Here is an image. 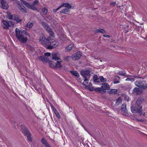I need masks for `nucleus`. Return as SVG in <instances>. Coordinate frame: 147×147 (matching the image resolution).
<instances>
[{
	"label": "nucleus",
	"instance_id": "7c9ffc66",
	"mask_svg": "<svg viewBox=\"0 0 147 147\" xmlns=\"http://www.w3.org/2000/svg\"><path fill=\"white\" fill-rule=\"evenodd\" d=\"M62 5H63V6H64V7H66L67 8H68L69 9L71 8L72 7L71 5L67 3H64Z\"/></svg>",
	"mask_w": 147,
	"mask_h": 147
},
{
	"label": "nucleus",
	"instance_id": "f704fd0d",
	"mask_svg": "<svg viewBox=\"0 0 147 147\" xmlns=\"http://www.w3.org/2000/svg\"><path fill=\"white\" fill-rule=\"evenodd\" d=\"M141 83L142 81H141L140 80L137 81L135 82V84L136 86L140 88V86H141Z\"/></svg>",
	"mask_w": 147,
	"mask_h": 147
},
{
	"label": "nucleus",
	"instance_id": "c03bdc74",
	"mask_svg": "<svg viewBox=\"0 0 147 147\" xmlns=\"http://www.w3.org/2000/svg\"><path fill=\"white\" fill-rule=\"evenodd\" d=\"M84 78V82H83L85 84V83H88V82L89 80L90 77H88V78Z\"/></svg>",
	"mask_w": 147,
	"mask_h": 147
},
{
	"label": "nucleus",
	"instance_id": "6e6d98bb",
	"mask_svg": "<svg viewBox=\"0 0 147 147\" xmlns=\"http://www.w3.org/2000/svg\"><path fill=\"white\" fill-rule=\"evenodd\" d=\"M15 14H14V15H10V16H9V19H11V20H12V19H13V18H14V15Z\"/></svg>",
	"mask_w": 147,
	"mask_h": 147
},
{
	"label": "nucleus",
	"instance_id": "5fc2aeb1",
	"mask_svg": "<svg viewBox=\"0 0 147 147\" xmlns=\"http://www.w3.org/2000/svg\"><path fill=\"white\" fill-rule=\"evenodd\" d=\"M24 34L26 36H28L29 37H30V36L29 35V34L26 31V30L25 31H24Z\"/></svg>",
	"mask_w": 147,
	"mask_h": 147
},
{
	"label": "nucleus",
	"instance_id": "69168bd1",
	"mask_svg": "<svg viewBox=\"0 0 147 147\" xmlns=\"http://www.w3.org/2000/svg\"><path fill=\"white\" fill-rule=\"evenodd\" d=\"M35 89L37 91H39L40 90H41L40 88H38V89H37L36 87H35Z\"/></svg>",
	"mask_w": 147,
	"mask_h": 147
},
{
	"label": "nucleus",
	"instance_id": "4c0bfd02",
	"mask_svg": "<svg viewBox=\"0 0 147 147\" xmlns=\"http://www.w3.org/2000/svg\"><path fill=\"white\" fill-rule=\"evenodd\" d=\"M34 5V4H31L29 8L34 10H37V8L35 7Z\"/></svg>",
	"mask_w": 147,
	"mask_h": 147
},
{
	"label": "nucleus",
	"instance_id": "bb28decb",
	"mask_svg": "<svg viewBox=\"0 0 147 147\" xmlns=\"http://www.w3.org/2000/svg\"><path fill=\"white\" fill-rule=\"evenodd\" d=\"M19 9L23 13L27 12V11L26 8L23 5L21 6H20V7H19Z\"/></svg>",
	"mask_w": 147,
	"mask_h": 147
},
{
	"label": "nucleus",
	"instance_id": "cd10ccee",
	"mask_svg": "<svg viewBox=\"0 0 147 147\" xmlns=\"http://www.w3.org/2000/svg\"><path fill=\"white\" fill-rule=\"evenodd\" d=\"M117 90L116 89H111L109 91V92L110 94L114 95L117 93Z\"/></svg>",
	"mask_w": 147,
	"mask_h": 147
},
{
	"label": "nucleus",
	"instance_id": "3c124183",
	"mask_svg": "<svg viewBox=\"0 0 147 147\" xmlns=\"http://www.w3.org/2000/svg\"><path fill=\"white\" fill-rule=\"evenodd\" d=\"M82 84L85 87V88L86 89H89V86L88 85H86L85 84H84V82L82 83Z\"/></svg>",
	"mask_w": 147,
	"mask_h": 147
},
{
	"label": "nucleus",
	"instance_id": "2eb2a0df",
	"mask_svg": "<svg viewBox=\"0 0 147 147\" xmlns=\"http://www.w3.org/2000/svg\"><path fill=\"white\" fill-rule=\"evenodd\" d=\"M46 31L49 33L50 35L52 37H54V34L52 29L49 26L46 29Z\"/></svg>",
	"mask_w": 147,
	"mask_h": 147
},
{
	"label": "nucleus",
	"instance_id": "5701e85b",
	"mask_svg": "<svg viewBox=\"0 0 147 147\" xmlns=\"http://www.w3.org/2000/svg\"><path fill=\"white\" fill-rule=\"evenodd\" d=\"M70 73L73 76L78 78L80 76L79 74L76 71H70Z\"/></svg>",
	"mask_w": 147,
	"mask_h": 147
},
{
	"label": "nucleus",
	"instance_id": "c756f323",
	"mask_svg": "<svg viewBox=\"0 0 147 147\" xmlns=\"http://www.w3.org/2000/svg\"><path fill=\"white\" fill-rule=\"evenodd\" d=\"M25 30H20L19 29H18V28H16V29H15V33L16 34V31H17L18 32H18H20V35H24V31H25ZM18 34H19V33H18Z\"/></svg>",
	"mask_w": 147,
	"mask_h": 147
},
{
	"label": "nucleus",
	"instance_id": "37998d69",
	"mask_svg": "<svg viewBox=\"0 0 147 147\" xmlns=\"http://www.w3.org/2000/svg\"><path fill=\"white\" fill-rule=\"evenodd\" d=\"M130 77H133L134 78H142L141 77H139V76H138V75H134L133 76L132 75H128Z\"/></svg>",
	"mask_w": 147,
	"mask_h": 147
},
{
	"label": "nucleus",
	"instance_id": "b1692460",
	"mask_svg": "<svg viewBox=\"0 0 147 147\" xmlns=\"http://www.w3.org/2000/svg\"><path fill=\"white\" fill-rule=\"evenodd\" d=\"M93 82L95 83H99L100 81H99V78H98V76L96 75H94L93 76Z\"/></svg>",
	"mask_w": 147,
	"mask_h": 147
},
{
	"label": "nucleus",
	"instance_id": "052dcab7",
	"mask_svg": "<svg viewBox=\"0 0 147 147\" xmlns=\"http://www.w3.org/2000/svg\"><path fill=\"white\" fill-rule=\"evenodd\" d=\"M116 2H113L110 3V4L111 5H112L113 6H115L116 5Z\"/></svg>",
	"mask_w": 147,
	"mask_h": 147
},
{
	"label": "nucleus",
	"instance_id": "680f3d73",
	"mask_svg": "<svg viewBox=\"0 0 147 147\" xmlns=\"http://www.w3.org/2000/svg\"><path fill=\"white\" fill-rule=\"evenodd\" d=\"M31 4L28 2H27L26 5H25L28 7L29 8Z\"/></svg>",
	"mask_w": 147,
	"mask_h": 147
},
{
	"label": "nucleus",
	"instance_id": "393cba45",
	"mask_svg": "<svg viewBox=\"0 0 147 147\" xmlns=\"http://www.w3.org/2000/svg\"><path fill=\"white\" fill-rule=\"evenodd\" d=\"M74 47V44H71L67 46L65 49L66 52H68L72 49Z\"/></svg>",
	"mask_w": 147,
	"mask_h": 147
},
{
	"label": "nucleus",
	"instance_id": "f3484780",
	"mask_svg": "<svg viewBox=\"0 0 147 147\" xmlns=\"http://www.w3.org/2000/svg\"><path fill=\"white\" fill-rule=\"evenodd\" d=\"M62 62V61L61 59V60H59L57 61V62L55 63V68H59L62 67V66L61 63Z\"/></svg>",
	"mask_w": 147,
	"mask_h": 147
},
{
	"label": "nucleus",
	"instance_id": "ea45409f",
	"mask_svg": "<svg viewBox=\"0 0 147 147\" xmlns=\"http://www.w3.org/2000/svg\"><path fill=\"white\" fill-rule=\"evenodd\" d=\"M126 73L124 71H120L119 72L118 74L119 75L124 76H125Z\"/></svg>",
	"mask_w": 147,
	"mask_h": 147
},
{
	"label": "nucleus",
	"instance_id": "6e6552de",
	"mask_svg": "<svg viewBox=\"0 0 147 147\" xmlns=\"http://www.w3.org/2000/svg\"><path fill=\"white\" fill-rule=\"evenodd\" d=\"M143 90L139 88L138 87L135 88L132 91V93L134 94L140 95L142 93Z\"/></svg>",
	"mask_w": 147,
	"mask_h": 147
},
{
	"label": "nucleus",
	"instance_id": "09e8293b",
	"mask_svg": "<svg viewBox=\"0 0 147 147\" xmlns=\"http://www.w3.org/2000/svg\"><path fill=\"white\" fill-rule=\"evenodd\" d=\"M63 6V5H61L60 6L57 8L55 9H53V11L54 12L56 13L60 8Z\"/></svg>",
	"mask_w": 147,
	"mask_h": 147
},
{
	"label": "nucleus",
	"instance_id": "de8ad7c7",
	"mask_svg": "<svg viewBox=\"0 0 147 147\" xmlns=\"http://www.w3.org/2000/svg\"><path fill=\"white\" fill-rule=\"evenodd\" d=\"M125 80L126 81L129 80L130 81L133 82L134 81V79L133 78H127Z\"/></svg>",
	"mask_w": 147,
	"mask_h": 147
},
{
	"label": "nucleus",
	"instance_id": "8fccbe9b",
	"mask_svg": "<svg viewBox=\"0 0 147 147\" xmlns=\"http://www.w3.org/2000/svg\"><path fill=\"white\" fill-rule=\"evenodd\" d=\"M51 55V53L49 52L46 53H45L44 54L45 56L46 57L50 56Z\"/></svg>",
	"mask_w": 147,
	"mask_h": 147
},
{
	"label": "nucleus",
	"instance_id": "a878e982",
	"mask_svg": "<svg viewBox=\"0 0 147 147\" xmlns=\"http://www.w3.org/2000/svg\"><path fill=\"white\" fill-rule=\"evenodd\" d=\"M34 23V22L33 21H32L31 22L30 21H29L26 24V26L28 28H31L33 27Z\"/></svg>",
	"mask_w": 147,
	"mask_h": 147
},
{
	"label": "nucleus",
	"instance_id": "9b49d317",
	"mask_svg": "<svg viewBox=\"0 0 147 147\" xmlns=\"http://www.w3.org/2000/svg\"><path fill=\"white\" fill-rule=\"evenodd\" d=\"M37 58L40 60H41L43 62L47 63L49 61V59L44 56H40L38 57Z\"/></svg>",
	"mask_w": 147,
	"mask_h": 147
},
{
	"label": "nucleus",
	"instance_id": "58836bf2",
	"mask_svg": "<svg viewBox=\"0 0 147 147\" xmlns=\"http://www.w3.org/2000/svg\"><path fill=\"white\" fill-rule=\"evenodd\" d=\"M42 12L43 13V14L46 15L48 12V10L45 7H44L42 9Z\"/></svg>",
	"mask_w": 147,
	"mask_h": 147
},
{
	"label": "nucleus",
	"instance_id": "423d86ee",
	"mask_svg": "<svg viewBox=\"0 0 147 147\" xmlns=\"http://www.w3.org/2000/svg\"><path fill=\"white\" fill-rule=\"evenodd\" d=\"M39 40L41 41V43L42 45L47 48V47L48 45H49L50 41L49 39L45 38L44 36H43Z\"/></svg>",
	"mask_w": 147,
	"mask_h": 147
},
{
	"label": "nucleus",
	"instance_id": "0eeeda50",
	"mask_svg": "<svg viewBox=\"0 0 147 147\" xmlns=\"http://www.w3.org/2000/svg\"><path fill=\"white\" fill-rule=\"evenodd\" d=\"M80 74L83 78H87L88 77H90L91 76L90 72L89 70H82Z\"/></svg>",
	"mask_w": 147,
	"mask_h": 147
},
{
	"label": "nucleus",
	"instance_id": "aec40b11",
	"mask_svg": "<svg viewBox=\"0 0 147 147\" xmlns=\"http://www.w3.org/2000/svg\"><path fill=\"white\" fill-rule=\"evenodd\" d=\"M95 33L100 32L102 34H105L106 33V31L104 29L99 28L94 31Z\"/></svg>",
	"mask_w": 147,
	"mask_h": 147
},
{
	"label": "nucleus",
	"instance_id": "7ed1b4c3",
	"mask_svg": "<svg viewBox=\"0 0 147 147\" xmlns=\"http://www.w3.org/2000/svg\"><path fill=\"white\" fill-rule=\"evenodd\" d=\"M22 129V133L24 136L27 137L28 140L30 142H32V139L31 137V134L28 129L24 126L23 127Z\"/></svg>",
	"mask_w": 147,
	"mask_h": 147
},
{
	"label": "nucleus",
	"instance_id": "bf43d9fd",
	"mask_svg": "<svg viewBox=\"0 0 147 147\" xmlns=\"http://www.w3.org/2000/svg\"><path fill=\"white\" fill-rule=\"evenodd\" d=\"M20 1H21L22 3L25 5H26L27 2L24 0H20Z\"/></svg>",
	"mask_w": 147,
	"mask_h": 147
},
{
	"label": "nucleus",
	"instance_id": "864d4df0",
	"mask_svg": "<svg viewBox=\"0 0 147 147\" xmlns=\"http://www.w3.org/2000/svg\"><path fill=\"white\" fill-rule=\"evenodd\" d=\"M39 2V1L38 0H36L34 1L33 2L32 4H34V5H35L36 4H37Z\"/></svg>",
	"mask_w": 147,
	"mask_h": 147
},
{
	"label": "nucleus",
	"instance_id": "412c9836",
	"mask_svg": "<svg viewBox=\"0 0 147 147\" xmlns=\"http://www.w3.org/2000/svg\"><path fill=\"white\" fill-rule=\"evenodd\" d=\"M120 78L118 76H116L114 78L113 83L114 84L119 83L120 82Z\"/></svg>",
	"mask_w": 147,
	"mask_h": 147
},
{
	"label": "nucleus",
	"instance_id": "dca6fc26",
	"mask_svg": "<svg viewBox=\"0 0 147 147\" xmlns=\"http://www.w3.org/2000/svg\"><path fill=\"white\" fill-rule=\"evenodd\" d=\"M102 89L101 87H98L94 89V90L96 92L99 93L103 94L106 92V91H104Z\"/></svg>",
	"mask_w": 147,
	"mask_h": 147
},
{
	"label": "nucleus",
	"instance_id": "338daca9",
	"mask_svg": "<svg viewBox=\"0 0 147 147\" xmlns=\"http://www.w3.org/2000/svg\"><path fill=\"white\" fill-rule=\"evenodd\" d=\"M128 18H130L131 19H133V18L131 16H128Z\"/></svg>",
	"mask_w": 147,
	"mask_h": 147
},
{
	"label": "nucleus",
	"instance_id": "a18cd8bd",
	"mask_svg": "<svg viewBox=\"0 0 147 147\" xmlns=\"http://www.w3.org/2000/svg\"><path fill=\"white\" fill-rule=\"evenodd\" d=\"M71 57L69 56H64V58L65 60L67 61H68L69 60V59L71 58Z\"/></svg>",
	"mask_w": 147,
	"mask_h": 147
},
{
	"label": "nucleus",
	"instance_id": "9d476101",
	"mask_svg": "<svg viewBox=\"0 0 147 147\" xmlns=\"http://www.w3.org/2000/svg\"><path fill=\"white\" fill-rule=\"evenodd\" d=\"M82 56V53L80 51H78L76 53L74 56L73 55L71 56L72 58H74L75 59L78 60Z\"/></svg>",
	"mask_w": 147,
	"mask_h": 147
},
{
	"label": "nucleus",
	"instance_id": "a211bd4d",
	"mask_svg": "<svg viewBox=\"0 0 147 147\" xmlns=\"http://www.w3.org/2000/svg\"><path fill=\"white\" fill-rule=\"evenodd\" d=\"M140 88L144 89H146L147 88V84L145 81L143 80L142 81Z\"/></svg>",
	"mask_w": 147,
	"mask_h": 147
},
{
	"label": "nucleus",
	"instance_id": "79ce46f5",
	"mask_svg": "<svg viewBox=\"0 0 147 147\" xmlns=\"http://www.w3.org/2000/svg\"><path fill=\"white\" fill-rule=\"evenodd\" d=\"M122 96L124 97L125 100H127V101H129V97L126 94H123Z\"/></svg>",
	"mask_w": 147,
	"mask_h": 147
},
{
	"label": "nucleus",
	"instance_id": "20e7f679",
	"mask_svg": "<svg viewBox=\"0 0 147 147\" xmlns=\"http://www.w3.org/2000/svg\"><path fill=\"white\" fill-rule=\"evenodd\" d=\"M2 26L4 29L8 30L9 26H11L13 24L11 22L3 20L1 22Z\"/></svg>",
	"mask_w": 147,
	"mask_h": 147
},
{
	"label": "nucleus",
	"instance_id": "0e129e2a",
	"mask_svg": "<svg viewBox=\"0 0 147 147\" xmlns=\"http://www.w3.org/2000/svg\"><path fill=\"white\" fill-rule=\"evenodd\" d=\"M102 36H103L105 37H106L107 38H109L110 37V36L109 35H107L106 34H103Z\"/></svg>",
	"mask_w": 147,
	"mask_h": 147
},
{
	"label": "nucleus",
	"instance_id": "c85d7f7f",
	"mask_svg": "<svg viewBox=\"0 0 147 147\" xmlns=\"http://www.w3.org/2000/svg\"><path fill=\"white\" fill-rule=\"evenodd\" d=\"M52 61H50L49 62V64L50 67L53 68H55V65Z\"/></svg>",
	"mask_w": 147,
	"mask_h": 147
},
{
	"label": "nucleus",
	"instance_id": "39448f33",
	"mask_svg": "<svg viewBox=\"0 0 147 147\" xmlns=\"http://www.w3.org/2000/svg\"><path fill=\"white\" fill-rule=\"evenodd\" d=\"M58 44L55 40H51L48 45L47 49H53L57 46Z\"/></svg>",
	"mask_w": 147,
	"mask_h": 147
},
{
	"label": "nucleus",
	"instance_id": "6ab92c4d",
	"mask_svg": "<svg viewBox=\"0 0 147 147\" xmlns=\"http://www.w3.org/2000/svg\"><path fill=\"white\" fill-rule=\"evenodd\" d=\"M13 20L16 22V23H19L22 21V20L20 19V16L16 15H14Z\"/></svg>",
	"mask_w": 147,
	"mask_h": 147
},
{
	"label": "nucleus",
	"instance_id": "f03ea898",
	"mask_svg": "<svg viewBox=\"0 0 147 147\" xmlns=\"http://www.w3.org/2000/svg\"><path fill=\"white\" fill-rule=\"evenodd\" d=\"M16 32V36L18 40L21 43H25L28 40V38L24 35H20L21 32H18L19 34H18L17 31Z\"/></svg>",
	"mask_w": 147,
	"mask_h": 147
},
{
	"label": "nucleus",
	"instance_id": "4d7b16f0",
	"mask_svg": "<svg viewBox=\"0 0 147 147\" xmlns=\"http://www.w3.org/2000/svg\"><path fill=\"white\" fill-rule=\"evenodd\" d=\"M47 18L50 20H52V17L51 16H49L47 17Z\"/></svg>",
	"mask_w": 147,
	"mask_h": 147
},
{
	"label": "nucleus",
	"instance_id": "49530a36",
	"mask_svg": "<svg viewBox=\"0 0 147 147\" xmlns=\"http://www.w3.org/2000/svg\"><path fill=\"white\" fill-rule=\"evenodd\" d=\"M79 121V123H80L81 125L83 127V128H84V129L86 131V128L84 126L82 122H81L80 119L79 118H77V119Z\"/></svg>",
	"mask_w": 147,
	"mask_h": 147
},
{
	"label": "nucleus",
	"instance_id": "4be33fe9",
	"mask_svg": "<svg viewBox=\"0 0 147 147\" xmlns=\"http://www.w3.org/2000/svg\"><path fill=\"white\" fill-rule=\"evenodd\" d=\"M52 108L54 111L55 114L56 115L58 119H60L61 117L60 116L59 113H58L57 110L53 106Z\"/></svg>",
	"mask_w": 147,
	"mask_h": 147
},
{
	"label": "nucleus",
	"instance_id": "774afa93",
	"mask_svg": "<svg viewBox=\"0 0 147 147\" xmlns=\"http://www.w3.org/2000/svg\"><path fill=\"white\" fill-rule=\"evenodd\" d=\"M92 84L90 82H89V86H92Z\"/></svg>",
	"mask_w": 147,
	"mask_h": 147
},
{
	"label": "nucleus",
	"instance_id": "13d9d810",
	"mask_svg": "<svg viewBox=\"0 0 147 147\" xmlns=\"http://www.w3.org/2000/svg\"><path fill=\"white\" fill-rule=\"evenodd\" d=\"M16 3L19 6V7H20V6L22 5V3H20V2L19 1H16Z\"/></svg>",
	"mask_w": 147,
	"mask_h": 147
},
{
	"label": "nucleus",
	"instance_id": "72a5a7b5",
	"mask_svg": "<svg viewBox=\"0 0 147 147\" xmlns=\"http://www.w3.org/2000/svg\"><path fill=\"white\" fill-rule=\"evenodd\" d=\"M142 27L140 26H136L135 28V30L138 32H141L142 30Z\"/></svg>",
	"mask_w": 147,
	"mask_h": 147
},
{
	"label": "nucleus",
	"instance_id": "4468645a",
	"mask_svg": "<svg viewBox=\"0 0 147 147\" xmlns=\"http://www.w3.org/2000/svg\"><path fill=\"white\" fill-rule=\"evenodd\" d=\"M58 53H52V60H55L56 61L59 60H61V59L58 57Z\"/></svg>",
	"mask_w": 147,
	"mask_h": 147
},
{
	"label": "nucleus",
	"instance_id": "473e14b6",
	"mask_svg": "<svg viewBox=\"0 0 147 147\" xmlns=\"http://www.w3.org/2000/svg\"><path fill=\"white\" fill-rule=\"evenodd\" d=\"M41 24L42 26L45 28V29L47 28L49 26V25L45 22H42L41 23Z\"/></svg>",
	"mask_w": 147,
	"mask_h": 147
},
{
	"label": "nucleus",
	"instance_id": "e2e57ef3",
	"mask_svg": "<svg viewBox=\"0 0 147 147\" xmlns=\"http://www.w3.org/2000/svg\"><path fill=\"white\" fill-rule=\"evenodd\" d=\"M45 147H51V146L49 144L47 143V144H46L45 145H44Z\"/></svg>",
	"mask_w": 147,
	"mask_h": 147
},
{
	"label": "nucleus",
	"instance_id": "2f4dec72",
	"mask_svg": "<svg viewBox=\"0 0 147 147\" xmlns=\"http://www.w3.org/2000/svg\"><path fill=\"white\" fill-rule=\"evenodd\" d=\"M121 102H122V100L121 99V98L120 97H119L116 100V105H118L120 103H121Z\"/></svg>",
	"mask_w": 147,
	"mask_h": 147
},
{
	"label": "nucleus",
	"instance_id": "ddd939ff",
	"mask_svg": "<svg viewBox=\"0 0 147 147\" xmlns=\"http://www.w3.org/2000/svg\"><path fill=\"white\" fill-rule=\"evenodd\" d=\"M101 88L104 91H106L110 89V87L109 84L107 83H104L102 84L101 86Z\"/></svg>",
	"mask_w": 147,
	"mask_h": 147
},
{
	"label": "nucleus",
	"instance_id": "f257e3e1",
	"mask_svg": "<svg viewBox=\"0 0 147 147\" xmlns=\"http://www.w3.org/2000/svg\"><path fill=\"white\" fill-rule=\"evenodd\" d=\"M144 100V98L142 97H139L137 99L135 104H131V110L133 113H138L141 116L142 115L141 112L142 111V106L141 105Z\"/></svg>",
	"mask_w": 147,
	"mask_h": 147
},
{
	"label": "nucleus",
	"instance_id": "c9c22d12",
	"mask_svg": "<svg viewBox=\"0 0 147 147\" xmlns=\"http://www.w3.org/2000/svg\"><path fill=\"white\" fill-rule=\"evenodd\" d=\"M69 11V9L68 8H66L63 9L60 11V13L66 14L65 12Z\"/></svg>",
	"mask_w": 147,
	"mask_h": 147
},
{
	"label": "nucleus",
	"instance_id": "603ef678",
	"mask_svg": "<svg viewBox=\"0 0 147 147\" xmlns=\"http://www.w3.org/2000/svg\"><path fill=\"white\" fill-rule=\"evenodd\" d=\"M94 88H94V87H91L89 86V88L88 90H89V91H92L93 90H94Z\"/></svg>",
	"mask_w": 147,
	"mask_h": 147
},
{
	"label": "nucleus",
	"instance_id": "1a4fd4ad",
	"mask_svg": "<svg viewBox=\"0 0 147 147\" xmlns=\"http://www.w3.org/2000/svg\"><path fill=\"white\" fill-rule=\"evenodd\" d=\"M121 111H123L125 113L124 115L127 116L128 114V110L126 108V105L125 103H123L121 105Z\"/></svg>",
	"mask_w": 147,
	"mask_h": 147
},
{
	"label": "nucleus",
	"instance_id": "e433bc0d",
	"mask_svg": "<svg viewBox=\"0 0 147 147\" xmlns=\"http://www.w3.org/2000/svg\"><path fill=\"white\" fill-rule=\"evenodd\" d=\"M99 79H100V81L102 82H107V79L106 78H104L102 76H100L99 77Z\"/></svg>",
	"mask_w": 147,
	"mask_h": 147
},
{
	"label": "nucleus",
	"instance_id": "a19ab883",
	"mask_svg": "<svg viewBox=\"0 0 147 147\" xmlns=\"http://www.w3.org/2000/svg\"><path fill=\"white\" fill-rule=\"evenodd\" d=\"M41 142L44 146L48 143L46 140L44 138H42V139Z\"/></svg>",
	"mask_w": 147,
	"mask_h": 147
},
{
	"label": "nucleus",
	"instance_id": "f8f14e48",
	"mask_svg": "<svg viewBox=\"0 0 147 147\" xmlns=\"http://www.w3.org/2000/svg\"><path fill=\"white\" fill-rule=\"evenodd\" d=\"M1 4L3 8L4 9H7L9 7L8 4L4 0H1Z\"/></svg>",
	"mask_w": 147,
	"mask_h": 147
}]
</instances>
